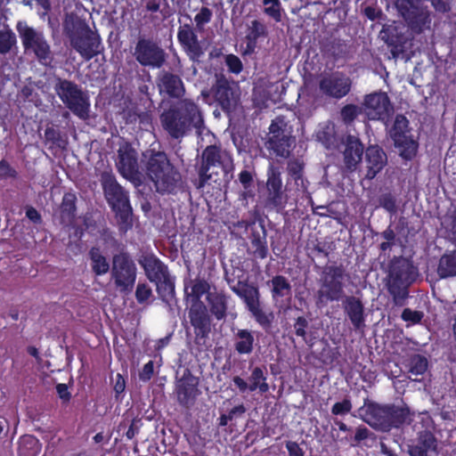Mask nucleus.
<instances>
[{"instance_id":"1","label":"nucleus","mask_w":456,"mask_h":456,"mask_svg":"<svg viewBox=\"0 0 456 456\" xmlns=\"http://www.w3.org/2000/svg\"><path fill=\"white\" fill-rule=\"evenodd\" d=\"M162 123L170 135L179 138L191 127L200 131L203 126V118L193 102L183 100L162 115Z\"/></svg>"},{"instance_id":"2","label":"nucleus","mask_w":456,"mask_h":456,"mask_svg":"<svg viewBox=\"0 0 456 456\" xmlns=\"http://www.w3.org/2000/svg\"><path fill=\"white\" fill-rule=\"evenodd\" d=\"M148 175L159 191H171L180 180L179 174L163 153L153 155L148 163Z\"/></svg>"},{"instance_id":"3","label":"nucleus","mask_w":456,"mask_h":456,"mask_svg":"<svg viewBox=\"0 0 456 456\" xmlns=\"http://www.w3.org/2000/svg\"><path fill=\"white\" fill-rule=\"evenodd\" d=\"M344 281L345 274L341 268L328 267L318 291L317 305L324 306L329 301L339 300L343 296Z\"/></svg>"},{"instance_id":"4","label":"nucleus","mask_w":456,"mask_h":456,"mask_svg":"<svg viewBox=\"0 0 456 456\" xmlns=\"http://www.w3.org/2000/svg\"><path fill=\"white\" fill-rule=\"evenodd\" d=\"M55 89L59 97L74 114L82 118L87 117L90 104L75 84L68 80H59Z\"/></svg>"},{"instance_id":"5","label":"nucleus","mask_w":456,"mask_h":456,"mask_svg":"<svg viewBox=\"0 0 456 456\" xmlns=\"http://www.w3.org/2000/svg\"><path fill=\"white\" fill-rule=\"evenodd\" d=\"M111 277L120 292H130L136 279V266L125 254L113 257Z\"/></svg>"},{"instance_id":"6","label":"nucleus","mask_w":456,"mask_h":456,"mask_svg":"<svg viewBox=\"0 0 456 456\" xmlns=\"http://www.w3.org/2000/svg\"><path fill=\"white\" fill-rule=\"evenodd\" d=\"M16 28L25 50L33 52L40 61L47 62L51 52L43 34L29 27L25 21H19Z\"/></svg>"},{"instance_id":"7","label":"nucleus","mask_w":456,"mask_h":456,"mask_svg":"<svg viewBox=\"0 0 456 456\" xmlns=\"http://www.w3.org/2000/svg\"><path fill=\"white\" fill-rule=\"evenodd\" d=\"M65 28L71 33L72 45L84 58L90 59L98 53L99 42L83 22L78 20L76 29L71 30L66 20Z\"/></svg>"},{"instance_id":"8","label":"nucleus","mask_w":456,"mask_h":456,"mask_svg":"<svg viewBox=\"0 0 456 456\" xmlns=\"http://www.w3.org/2000/svg\"><path fill=\"white\" fill-rule=\"evenodd\" d=\"M291 139L287 124L282 118H276L269 127L268 147L277 155L286 157L289 155Z\"/></svg>"},{"instance_id":"9","label":"nucleus","mask_w":456,"mask_h":456,"mask_svg":"<svg viewBox=\"0 0 456 456\" xmlns=\"http://www.w3.org/2000/svg\"><path fill=\"white\" fill-rule=\"evenodd\" d=\"M232 167V158L225 151H221L216 146L207 147L202 154V167L200 176L206 181L211 178L212 174H208L211 167H222L227 171Z\"/></svg>"},{"instance_id":"10","label":"nucleus","mask_w":456,"mask_h":456,"mask_svg":"<svg viewBox=\"0 0 456 456\" xmlns=\"http://www.w3.org/2000/svg\"><path fill=\"white\" fill-rule=\"evenodd\" d=\"M134 57L140 64L152 68H159L165 61L164 51L157 44L146 39L138 41Z\"/></svg>"},{"instance_id":"11","label":"nucleus","mask_w":456,"mask_h":456,"mask_svg":"<svg viewBox=\"0 0 456 456\" xmlns=\"http://www.w3.org/2000/svg\"><path fill=\"white\" fill-rule=\"evenodd\" d=\"M214 94L222 109L230 111L238 104L240 91L235 82H229L224 78L218 79L214 86Z\"/></svg>"},{"instance_id":"12","label":"nucleus","mask_w":456,"mask_h":456,"mask_svg":"<svg viewBox=\"0 0 456 456\" xmlns=\"http://www.w3.org/2000/svg\"><path fill=\"white\" fill-rule=\"evenodd\" d=\"M360 415L366 423L377 429L387 431L391 428L389 406L365 403L360 409Z\"/></svg>"},{"instance_id":"13","label":"nucleus","mask_w":456,"mask_h":456,"mask_svg":"<svg viewBox=\"0 0 456 456\" xmlns=\"http://www.w3.org/2000/svg\"><path fill=\"white\" fill-rule=\"evenodd\" d=\"M103 188L108 201L112 206V208L119 213L120 218L125 223H127L130 216V208L126 195L110 177L104 180Z\"/></svg>"},{"instance_id":"14","label":"nucleus","mask_w":456,"mask_h":456,"mask_svg":"<svg viewBox=\"0 0 456 456\" xmlns=\"http://www.w3.org/2000/svg\"><path fill=\"white\" fill-rule=\"evenodd\" d=\"M364 111L370 119L385 120L392 114L393 108L386 94L375 93L366 96Z\"/></svg>"},{"instance_id":"15","label":"nucleus","mask_w":456,"mask_h":456,"mask_svg":"<svg viewBox=\"0 0 456 456\" xmlns=\"http://www.w3.org/2000/svg\"><path fill=\"white\" fill-rule=\"evenodd\" d=\"M397 7L412 29L420 31L422 26L428 22V11L411 0H397Z\"/></svg>"},{"instance_id":"16","label":"nucleus","mask_w":456,"mask_h":456,"mask_svg":"<svg viewBox=\"0 0 456 456\" xmlns=\"http://www.w3.org/2000/svg\"><path fill=\"white\" fill-rule=\"evenodd\" d=\"M320 89L323 94L341 98L349 92L350 81L340 74L325 75L320 80Z\"/></svg>"},{"instance_id":"17","label":"nucleus","mask_w":456,"mask_h":456,"mask_svg":"<svg viewBox=\"0 0 456 456\" xmlns=\"http://www.w3.org/2000/svg\"><path fill=\"white\" fill-rule=\"evenodd\" d=\"M118 168L126 179L133 180L137 176V162L135 151L131 146L125 144L118 150Z\"/></svg>"},{"instance_id":"18","label":"nucleus","mask_w":456,"mask_h":456,"mask_svg":"<svg viewBox=\"0 0 456 456\" xmlns=\"http://www.w3.org/2000/svg\"><path fill=\"white\" fill-rule=\"evenodd\" d=\"M366 178L373 179L387 166V157L385 151L378 146H370L366 150Z\"/></svg>"},{"instance_id":"19","label":"nucleus","mask_w":456,"mask_h":456,"mask_svg":"<svg viewBox=\"0 0 456 456\" xmlns=\"http://www.w3.org/2000/svg\"><path fill=\"white\" fill-rule=\"evenodd\" d=\"M177 37L180 44L183 45V48L191 59L195 60L202 54V49L200 45L197 36L190 26L184 25L181 27L179 28Z\"/></svg>"},{"instance_id":"20","label":"nucleus","mask_w":456,"mask_h":456,"mask_svg":"<svg viewBox=\"0 0 456 456\" xmlns=\"http://www.w3.org/2000/svg\"><path fill=\"white\" fill-rule=\"evenodd\" d=\"M344 162L348 169H354L362 160L363 147L358 138L348 135L344 142Z\"/></svg>"},{"instance_id":"21","label":"nucleus","mask_w":456,"mask_h":456,"mask_svg":"<svg viewBox=\"0 0 456 456\" xmlns=\"http://www.w3.org/2000/svg\"><path fill=\"white\" fill-rule=\"evenodd\" d=\"M197 385V379L190 374H184L178 381L177 398L182 404L188 405L192 403L198 395Z\"/></svg>"},{"instance_id":"22","label":"nucleus","mask_w":456,"mask_h":456,"mask_svg":"<svg viewBox=\"0 0 456 456\" xmlns=\"http://www.w3.org/2000/svg\"><path fill=\"white\" fill-rule=\"evenodd\" d=\"M411 456H438L436 438L430 433H423L419 436L416 444L410 446Z\"/></svg>"},{"instance_id":"23","label":"nucleus","mask_w":456,"mask_h":456,"mask_svg":"<svg viewBox=\"0 0 456 456\" xmlns=\"http://www.w3.org/2000/svg\"><path fill=\"white\" fill-rule=\"evenodd\" d=\"M151 281H159L167 273V268L153 256H145L140 261Z\"/></svg>"},{"instance_id":"24","label":"nucleus","mask_w":456,"mask_h":456,"mask_svg":"<svg viewBox=\"0 0 456 456\" xmlns=\"http://www.w3.org/2000/svg\"><path fill=\"white\" fill-rule=\"evenodd\" d=\"M159 86L160 92H164L173 97L181 96L184 90L182 80L177 76L168 73H164L160 77Z\"/></svg>"},{"instance_id":"25","label":"nucleus","mask_w":456,"mask_h":456,"mask_svg":"<svg viewBox=\"0 0 456 456\" xmlns=\"http://www.w3.org/2000/svg\"><path fill=\"white\" fill-rule=\"evenodd\" d=\"M345 310L355 328L362 326L363 318V306L360 300L354 297H347L345 303Z\"/></svg>"},{"instance_id":"26","label":"nucleus","mask_w":456,"mask_h":456,"mask_svg":"<svg viewBox=\"0 0 456 456\" xmlns=\"http://www.w3.org/2000/svg\"><path fill=\"white\" fill-rule=\"evenodd\" d=\"M404 27L402 24L393 23L387 25L380 31V37L389 45H398L403 42L402 30Z\"/></svg>"},{"instance_id":"27","label":"nucleus","mask_w":456,"mask_h":456,"mask_svg":"<svg viewBox=\"0 0 456 456\" xmlns=\"http://www.w3.org/2000/svg\"><path fill=\"white\" fill-rule=\"evenodd\" d=\"M190 319L191 324L196 328L204 331L208 325L206 307L202 303H194L190 310Z\"/></svg>"},{"instance_id":"28","label":"nucleus","mask_w":456,"mask_h":456,"mask_svg":"<svg viewBox=\"0 0 456 456\" xmlns=\"http://www.w3.org/2000/svg\"><path fill=\"white\" fill-rule=\"evenodd\" d=\"M41 451V444L32 436H24L19 442L20 456H37Z\"/></svg>"},{"instance_id":"29","label":"nucleus","mask_w":456,"mask_h":456,"mask_svg":"<svg viewBox=\"0 0 456 456\" xmlns=\"http://www.w3.org/2000/svg\"><path fill=\"white\" fill-rule=\"evenodd\" d=\"M237 294L243 298L249 311L256 310L260 305L258 289L253 286H245L236 290Z\"/></svg>"},{"instance_id":"30","label":"nucleus","mask_w":456,"mask_h":456,"mask_svg":"<svg viewBox=\"0 0 456 456\" xmlns=\"http://www.w3.org/2000/svg\"><path fill=\"white\" fill-rule=\"evenodd\" d=\"M394 143L398 154L404 159H411L417 153L418 144L411 135L403 138L400 144Z\"/></svg>"},{"instance_id":"31","label":"nucleus","mask_w":456,"mask_h":456,"mask_svg":"<svg viewBox=\"0 0 456 456\" xmlns=\"http://www.w3.org/2000/svg\"><path fill=\"white\" fill-rule=\"evenodd\" d=\"M391 137L394 142L401 143L402 139L409 136L408 131V120L402 115H398L395 118L394 126L390 131Z\"/></svg>"},{"instance_id":"32","label":"nucleus","mask_w":456,"mask_h":456,"mask_svg":"<svg viewBox=\"0 0 456 456\" xmlns=\"http://www.w3.org/2000/svg\"><path fill=\"white\" fill-rule=\"evenodd\" d=\"M92 269L97 275L105 274L110 269V265L98 248H92L90 251Z\"/></svg>"},{"instance_id":"33","label":"nucleus","mask_w":456,"mask_h":456,"mask_svg":"<svg viewBox=\"0 0 456 456\" xmlns=\"http://www.w3.org/2000/svg\"><path fill=\"white\" fill-rule=\"evenodd\" d=\"M266 186L269 191V195L272 197V199L276 200L277 198L280 197L281 193L282 183L280 176V173H278L273 167L270 168L268 172Z\"/></svg>"},{"instance_id":"34","label":"nucleus","mask_w":456,"mask_h":456,"mask_svg":"<svg viewBox=\"0 0 456 456\" xmlns=\"http://www.w3.org/2000/svg\"><path fill=\"white\" fill-rule=\"evenodd\" d=\"M409 264L405 260L399 261L396 265H393L390 271V281L395 283H406L409 279L408 270Z\"/></svg>"},{"instance_id":"35","label":"nucleus","mask_w":456,"mask_h":456,"mask_svg":"<svg viewBox=\"0 0 456 456\" xmlns=\"http://www.w3.org/2000/svg\"><path fill=\"white\" fill-rule=\"evenodd\" d=\"M187 298L191 304L199 303L200 297L209 290V284L202 280H196L191 287V292H188V287L185 288Z\"/></svg>"},{"instance_id":"36","label":"nucleus","mask_w":456,"mask_h":456,"mask_svg":"<svg viewBox=\"0 0 456 456\" xmlns=\"http://www.w3.org/2000/svg\"><path fill=\"white\" fill-rule=\"evenodd\" d=\"M438 273L442 277L456 275V252L441 258Z\"/></svg>"},{"instance_id":"37","label":"nucleus","mask_w":456,"mask_h":456,"mask_svg":"<svg viewBox=\"0 0 456 456\" xmlns=\"http://www.w3.org/2000/svg\"><path fill=\"white\" fill-rule=\"evenodd\" d=\"M253 342V335L246 330H241L237 334L236 349L240 354L250 353L252 350Z\"/></svg>"},{"instance_id":"38","label":"nucleus","mask_w":456,"mask_h":456,"mask_svg":"<svg viewBox=\"0 0 456 456\" xmlns=\"http://www.w3.org/2000/svg\"><path fill=\"white\" fill-rule=\"evenodd\" d=\"M208 298L211 304L212 313L216 316L217 319L223 318L226 310L224 297L220 294L210 293Z\"/></svg>"},{"instance_id":"39","label":"nucleus","mask_w":456,"mask_h":456,"mask_svg":"<svg viewBox=\"0 0 456 456\" xmlns=\"http://www.w3.org/2000/svg\"><path fill=\"white\" fill-rule=\"evenodd\" d=\"M263 371L259 368H255L250 376V385L248 388L251 391L259 389L261 393H265L269 389L268 384L265 381Z\"/></svg>"},{"instance_id":"40","label":"nucleus","mask_w":456,"mask_h":456,"mask_svg":"<svg viewBox=\"0 0 456 456\" xmlns=\"http://www.w3.org/2000/svg\"><path fill=\"white\" fill-rule=\"evenodd\" d=\"M15 34L9 28L0 29V53H7L16 45Z\"/></svg>"},{"instance_id":"41","label":"nucleus","mask_w":456,"mask_h":456,"mask_svg":"<svg viewBox=\"0 0 456 456\" xmlns=\"http://www.w3.org/2000/svg\"><path fill=\"white\" fill-rule=\"evenodd\" d=\"M153 282L156 283L157 291L163 299H167L169 297H172L175 287L168 273L165 274L163 279L154 281Z\"/></svg>"},{"instance_id":"42","label":"nucleus","mask_w":456,"mask_h":456,"mask_svg":"<svg viewBox=\"0 0 456 456\" xmlns=\"http://www.w3.org/2000/svg\"><path fill=\"white\" fill-rule=\"evenodd\" d=\"M264 12L275 21L281 20V4L280 0H263Z\"/></svg>"},{"instance_id":"43","label":"nucleus","mask_w":456,"mask_h":456,"mask_svg":"<svg viewBox=\"0 0 456 456\" xmlns=\"http://www.w3.org/2000/svg\"><path fill=\"white\" fill-rule=\"evenodd\" d=\"M273 297H285L290 292V285L282 276H276L272 280Z\"/></svg>"},{"instance_id":"44","label":"nucleus","mask_w":456,"mask_h":456,"mask_svg":"<svg viewBox=\"0 0 456 456\" xmlns=\"http://www.w3.org/2000/svg\"><path fill=\"white\" fill-rule=\"evenodd\" d=\"M408 410L398 407H389V419L391 420V428L406 421L408 418Z\"/></svg>"},{"instance_id":"45","label":"nucleus","mask_w":456,"mask_h":456,"mask_svg":"<svg viewBox=\"0 0 456 456\" xmlns=\"http://www.w3.org/2000/svg\"><path fill=\"white\" fill-rule=\"evenodd\" d=\"M316 136L319 141L329 148L333 142L334 126L332 125H326L323 128L318 130Z\"/></svg>"},{"instance_id":"46","label":"nucleus","mask_w":456,"mask_h":456,"mask_svg":"<svg viewBox=\"0 0 456 456\" xmlns=\"http://www.w3.org/2000/svg\"><path fill=\"white\" fill-rule=\"evenodd\" d=\"M152 295L151 289L144 283H139L136 291L135 297L141 304L147 302Z\"/></svg>"},{"instance_id":"47","label":"nucleus","mask_w":456,"mask_h":456,"mask_svg":"<svg viewBox=\"0 0 456 456\" xmlns=\"http://www.w3.org/2000/svg\"><path fill=\"white\" fill-rule=\"evenodd\" d=\"M256 321L262 326L270 324L273 320V314H267L262 310L260 305L256 310L250 311Z\"/></svg>"},{"instance_id":"48","label":"nucleus","mask_w":456,"mask_h":456,"mask_svg":"<svg viewBox=\"0 0 456 456\" xmlns=\"http://www.w3.org/2000/svg\"><path fill=\"white\" fill-rule=\"evenodd\" d=\"M225 63L232 73L239 74L242 70V63L236 55L228 54L225 57Z\"/></svg>"},{"instance_id":"49","label":"nucleus","mask_w":456,"mask_h":456,"mask_svg":"<svg viewBox=\"0 0 456 456\" xmlns=\"http://www.w3.org/2000/svg\"><path fill=\"white\" fill-rule=\"evenodd\" d=\"M427 360L421 356H415L411 361V372L413 374H422L427 370Z\"/></svg>"},{"instance_id":"50","label":"nucleus","mask_w":456,"mask_h":456,"mask_svg":"<svg viewBox=\"0 0 456 456\" xmlns=\"http://www.w3.org/2000/svg\"><path fill=\"white\" fill-rule=\"evenodd\" d=\"M423 317V314L419 311H413L409 308H406L403 310L402 314V318L403 321L415 324L420 322V320Z\"/></svg>"},{"instance_id":"51","label":"nucleus","mask_w":456,"mask_h":456,"mask_svg":"<svg viewBox=\"0 0 456 456\" xmlns=\"http://www.w3.org/2000/svg\"><path fill=\"white\" fill-rule=\"evenodd\" d=\"M212 17V12L207 8L203 7L200 11L196 14L194 20L198 27L203 26L205 23H208Z\"/></svg>"},{"instance_id":"52","label":"nucleus","mask_w":456,"mask_h":456,"mask_svg":"<svg viewBox=\"0 0 456 456\" xmlns=\"http://www.w3.org/2000/svg\"><path fill=\"white\" fill-rule=\"evenodd\" d=\"M352 404L350 401L344 400L342 402L337 403L333 405L331 411L336 415H342L349 412L351 411Z\"/></svg>"},{"instance_id":"53","label":"nucleus","mask_w":456,"mask_h":456,"mask_svg":"<svg viewBox=\"0 0 456 456\" xmlns=\"http://www.w3.org/2000/svg\"><path fill=\"white\" fill-rule=\"evenodd\" d=\"M357 115L358 108L354 105H347L341 111V116L346 122L352 121Z\"/></svg>"},{"instance_id":"54","label":"nucleus","mask_w":456,"mask_h":456,"mask_svg":"<svg viewBox=\"0 0 456 456\" xmlns=\"http://www.w3.org/2000/svg\"><path fill=\"white\" fill-rule=\"evenodd\" d=\"M265 34V27L258 20H253L250 25V35L253 38H257Z\"/></svg>"},{"instance_id":"55","label":"nucleus","mask_w":456,"mask_h":456,"mask_svg":"<svg viewBox=\"0 0 456 456\" xmlns=\"http://www.w3.org/2000/svg\"><path fill=\"white\" fill-rule=\"evenodd\" d=\"M113 388L117 395L124 392L126 388V381L121 374L118 373L113 379Z\"/></svg>"},{"instance_id":"56","label":"nucleus","mask_w":456,"mask_h":456,"mask_svg":"<svg viewBox=\"0 0 456 456\" xmlns=\"http://www.w3.org/2000/svg\"><path fill=\"white\" fill-rule=\"evenodd\" d=\"M152 374H153V362H149L143 366L142 371L139 374V377H140V379H142L143 381H148L151 378Z\"/></svg>"},{"instance_id":"57","label":"nucleus","mask_w":456,"mask_h":456,"mask_svg":"<svg viewBox=\"0 0 456 456\" xmlns=\"http://www.w3.org/2000/svg\"><path fill=\"white\" fill-rule=\"evenodd\" d=\"M286 447L289 456H304V452L299 445L295 442H288Z\"/></svg>"},{"instance_id":"58","label":"nucleus","mask_w":456,"mask_h":456,"mask_svg":"<svg viewBox=\"0 0 456 456\" xmlns=\"http://www.w3.org/2000/svg\"><path fill=\"white\" fill-rule=\"evenodd\" d=\"M380 205L386 208L387 211H394L395 208V200L392 197L386 195L381 198Z\"/></svg>"},{"instance_id":"59","label":"nucleus","mask_w":456,"mask_h":456,"mask_svg":"<svg viewBox=\"0 0 456 456\" xmlns=\"http://www.w3.org/2000/svg\"><path fill=\"white\" fill-rule=\"evenodd\" d=\"M56 389H57V393H58L59 396L61 399H64V400L69 399V393L68 387L65 384L57 385Z\"/></svg>"},{"instance_id":"60","label":"nucleus","mask_w":456,"mask_h":456,"mask_svg":"<svg viewBox=\"0 0 456 456\" xmlns=\"http://www.w3.org/2000/svg\"><path fill=\"white\" fill-rule=\"evenodd\" d=\"M14 171L5 161L0 162V175L4 176L13 175Z\"/></svg>"},{"instance_id":"61","label":"nucleus","mask_w":456,"mask_h":456,"mask_svg":"<svg viewBox=\"0 0 456 456\" xmlns=\"http://www.w3.org/2000/svg\"><path fill=\"white\" fill-rule=\"evenodd\" d=\"M252 176L249 172L242 171L240 174V181L245 188H248L251 183Z\"/></svg>"},{"instance_id":"62","label":"nucleus","mask_w":456,"mask_h":456,"mask_svg":"<svg viewBox=\"0 0 456 456\" xmlns=\"http://www.w3.org/2000/svg\"><path fill=\"white\" fill-rule=\"evenodd\" d=\"M26 216H27L28 218H29L31 221H33L35 223H37V222L40 221V215L33 208H29L27 209Z\"/></svg>"},{"instance_id":"63","label":"nucleus","mask_w":456,"mask_h":456,"mask_svg":"<svg viewBox=\"0 0 456 456\" xmlns=\"http://www.w3.org/2000/svg\"><path fill=\"white\" fill-rule=\"evenodd\" d=\"M432 4L439 12H444L448 10L447 4L443 0H433Z\"/></svg>"},{"instance_id":"64","label":"nucleus","mask_w":456,"mask_h":456,"mask_svg":"<svg viewBox=\"0 0 456 456\" xmlns=\"http://www.w3.org/2000/svg\"><path fill=\"white\" fill-rule=\"evenodd\" d=\"M233 382L241 392L246 391L249 387L248 386L247 382L240 377H235L233 379Z\"/></svg>"}]
</instances>
